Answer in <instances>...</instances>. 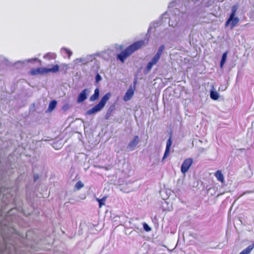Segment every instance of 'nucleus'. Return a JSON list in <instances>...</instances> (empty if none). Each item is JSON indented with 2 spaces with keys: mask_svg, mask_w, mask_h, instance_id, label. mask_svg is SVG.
I'll list each match as a JSON object with an SVG mask.
<instances>
[{
  "mask_svg": "<svg viewBox=\"0 0 254 254\" xmlns=\"http://www.w3.org/2000/svg\"><path fill=\"white\" fill-rule=\"evenodd\" d=\"M238 9V6L236 5H234L232 7L231 9V13L230 15V16L229 18L227 20L226 23H225V26L227 27L228 26V25L230 24L231 22V20L232 19V18L235 16L237 10Z\"/></svg>",
  "mask_w": 254,
  "mask_h": 254,
  "instance_id": "obj_9",
  "label": "nucleus"
},
{
  "mask_svg": "<svg viewBox=\"0 0 254 254\" xmlns=\"http://www.w3.org/2000/svg\"><path fill=\"white\" fill-rule=\"evenodd\" d=\"M64 50L65 51V53L69 58L72 55V52L70 50L66 48H64Z\"/></svg>",
  "mask_w": 254,
  "mask_h": 254,
  "instance_id": "obj_21",
  "label": "nucleus"
},
{
  "mask_svg": "<svg viewBox=\"0 0 254 254\" xmlns=\"http://www.w3.org/2000/svg\"><path fill=\"white\" fill-rule=\"evenodd\" d=\"M139 142V137L135 136L133 139L128 143L127 148L129 150H133Z\"/></svg>",
  "mask_w": 254,
  "mask_h": 254,
  "instance_id": "obj_8",
  "label": "nucleus"
},
{
  "mask_svg": "<svg viewBox=\"0 0 254 254\" xmlns=\"http://www.w3.org/2000/svg\"><path fill=\"white\" fill-rule=\"evenodd\" d=\"M254 248V243L243 250L239 254H250Z\"/></svg>",
  "mask_w": 254,
  "mask_h": 254,
  "instance_id": "obj_13",
  "label": "nucleus"
},
{
  "mask_svg": "<svg viewBox=\"0 0 254 254\" xmlns=\"http://www.w3.org/2000/svg\"><path fill=\"white\" fill-rule=\"evenodd\" d=\"M147 44L143 40L136 41L128 46L125 50L117 55V59L122 63H124L125 60L136 51L141 49Z\"/></svg>",
  "mask_w": 254,
  "mask_h": 254,
  "instance_id": "obj_1",
  "label": "nucleus"
},
{
  "mask_svg": "<svg viewBox=\"0 0 254 254\" xmlns=\"http://www.w3.org/2000/svg\"><path fill=\"white\" fill-rule=\"evenodd\" d=\"M111 96V93L110 92L106 93L103 97H102L99 102L97 105L87 111V113L91 115L101 111L104 108L107 101L109 100Z\"/></svg>",
  "mask_w": 254,
  "mask_h": 254,
  "instance_id": "obj_2",
  "label": "nucleus"
},
{
  "mask_svg": "<svg viewBox=\"0 0 254 254\" xmlns=\"http://www.w3.org/2000/svg\"><path fill=\"white\" fill-rule=\"evenodd\" d=\"M171 145H172V139H171V137H170V138L168 139L167 142L165 151L164 156L162 158L163 160H164L168 156Z\"/></svg>",
  "mask_w": 254,
  "mask_h": 254,
  "instance_id": "obj_10",
  "label": "nucleus"
},
{
  "mask_svg": "<svg viewBox=\"0 0 254 254\" xmlns=\"http://www.w3.org/2000/svg\"><path fill=\"white\" fill-rule=\"evenodd\" d=\"M227 57V52L224 53L222 55V58L220 61V67L222 68L224 64H225Z\"/></svg>",
  "mask_w": 254,
  "mask_h": 254,
  "instance_id": "obj_17",
  "label": "nucleus"
},
{
  "mask_svg": "<svg viewBox=\"0 0 254 254\" xmlns=\"http://www.w3.org/2000/svg\"><path fill=\"white\" fill-rule=\"evenodd\" d=\"M144 229L147 232L151 231V228L146 224L144 223L143 225Z\"/></svg>",
  "mask_w": 254,
  "mask_h": 254,
  "instance_id": "obj_22",
  "label": "nucleus"
},
{
  "mask_svg": "<svg viewBox=\"0 0 254 254\" xmlns=\"http://www.w3.org/2000/svg\"><path fill=\"white\" fill-rule=\"evenodd\" d=\"M101 80V76L99 74H97L96 75V82H98L99 81H100Z\"/></svg>",
  "mask_w": 254,
  "mask_h": 254,
  "instance_id": "obj_23",
  "label": "nucleus"
},
{
  "mask_svg": "<svg viewBox=\"0 0 254 254\" xmlns=\"http://www.w3.org/2000/svg\"><path fill=\"white\" fill-rule=\"evenodd\" d=\"M84 187V184L81 181H78L75 185V188L77 190H79Z\"/></svg>",
  "mask_w": 254,
  "mask_h": 254,
  "instance_id": "obj_19",
  "label": "nucleus"
},
{
  "mask_svg": "<svg viewBox=\"0 0 254 254\" xmlns=\"http://www.w3.org/2000/svg\"><path fill=\"white\" fill-rule=\"evenodd\" d=\"M39 178V176L37 174H35L34 175V181H36Z\"/></svg>",
  "mask_w": 254,
  "mask_h": 254,
  "instance_id": "obj_24",
  "label": "nucleus"
},
{
  "mask_svg": "<svg viewBox=\"0 0 254 254\" xmlns=\"http://www.w3.org/2000/svg\"><path fill=\"white\" fill-rule=\"evenodd\" d=\"M106 197H103L102 199H98L97 198V201L99 202V208H101L102 205H104V201H105Z\"/></svg>",
  "mask_w": 254,
  "mask_h": 254,
  "instance_id": "obj_20",
  "label": "nucleus"
},
{
  "mask_svg": "<svg viewBox=\"0 0 254 254\" xmlns=\"http://www.w3.org/2000/svg\"><path fill=\"white\" fill-rule=\"evenodd\" d=\"M89 93V91L87 89L83 90L79 94L77 101L78 103H81L85 100L87 98V95Z\"/></svg>",
  "mask_w": 254,
  "mask_h": 254,
  "instance_id": "obj_6",
  "label": "nucleus"
},
{
  "mask_svg": "<svg viewBox=\"0 0 254 254\" xmlns=\"http://www.w3.org/2000/svg\"><path fill=\"white\" fill-rule=\"evenodd\" d=\"M59 71V66L58 64L54 65L52 68H48L45 67H38L33 68L30 71V74L32 75L38 74H43L49 72L56 73Z\"/></svg>",
  "mask_w": 254,
  "mask_h": 254,
  "instance_id": "obj_3",
  "label": "nucleus"
},
{
  "mask_svg": "<svg viewBox=\"0 0 254 254\" xmlns=\"http://www.w3.org/2000/svg\"><path fill=\"white\" fill-rule=\"evenodd\" d=\"M134 92V88L130 87L123 97L124 100L126 102L130 100L132 97Z\"/></svg>",
  "mask_w": 254,
  "mask_h": 254,
  "instance_id": "obj_7",
  "label": "nucleus"
},
{
  "mask_svg": "<svg viewBox=\"0 0 254 254\" xmlns=\"http://www.w3.org/2000/svg\"><path fill=\"white\" fill-rule=\"evenodd\" d=\"M56 57L57 56L55 53L49 52L44 55V58L47 60H51L55 59Z\"/></svg>",
  "mask_w": 254,
  "mask_h": 254,
  "instance_id": "obj_14",
  "label": "nucleus"
},
{
  "mask_svg": "<svg viewBox=\"0 0 254 254\" xmlns=\"http://www.w3.org/2000/svg\"><path fill=\"white\" fill-rule=\"evenodd\" d=\"M193 163V159L191 158L186 159L183 162L181 171L183 174H185L190 169V167Z\"/></svg>",
  "mask_w": 254,
  "mask_h": 254,
  "instance_id": "obj_5",
  "label": "nucleus"
},
{
  "mask_svg": "<svg viewBox=\"0 0 254 254\" xmlns=\"http://www.w3.org/2000/svg\"><path fill=\"white\" fill-rule=\"evenodd\" d=\"M215 176L218 181L222 183H223L224 182V177L220 170H217L215 173Z\"/></svg>",
  "mask_w": 254,
  "mask_h": 254,
  "instance_id": "obj_11",
  "label": "nucleus"
},
{
  "mask_svg": "<svg viewBox=\"0 0 254 254\" xmlns=\"http://www.w3.org/2000/svg\"><path fill=\"white\" fill-rule=\"evenodd\" d=\"M239 22V18L238 17L234 16L231 20L230 24L231 28H233Z\"/></svg>",
  "mask_w": 254,
  "mask_h": 254,
  "instance_id": "obj_16",
  "label": "nucleus"
},
{
  "mask_svg": "<svg viewBox=\"0 0 254 254\" xmlns=\"http://www.w3.org/2000/svg\"><path fill=\"white\" fill-rule=\"evenodd\" d=\"M57 104V102L56 100H53L50 102L48 111L50 112L53 111L56 108Z\"/></svg>",
  "mask_w": 254,
  "mask_h": 254,
  "instance_id": "obj_15",
  "label": "nucleus"
},
{
  "mask_svg": "<svg viewBox=\"0 0 254 254\" xmlns=\"http://www.w3.org/2000/svg\"><path fill=\"white\" fill-rule=\"evenodd\" d=\"M210 95L211 98L214 100H217L219 98V95L216 91H211Z\"/></svg>",
  "mask_w": 254,
  "mask_h": 254,
  "instance_id": "obj_18",
  "label": "nucleus"
},
{
  "mask_svg": "<svg viewBox=\"0 0 254 254\" xmlns=\"http://www.w3.org/2000/svg\"><path fill=\"white\" fill-rule=\"evenodd\" d=\"M165 47L163 45H161L157 52L155 55L154 56V57L152 58V59L147 64L146 67V70L147 72L149 71L152 66L156 64L159 61L162 53L163 52V50H164Z\"/></svg>",
  "mask_w": 254,
  "mask_h": 254,
  "instance_id": "obj_4",
  "label": "nucleus"
},
{
  "mask_svg": "<svg viewBox=\"0 0 254 254\" xmlns=\"http://www.w3.org/2000/svg\"><path fill=\"white\" fill-rule=\"evenodd\" d=\"M100 91L98 88H97L94 90V94L90 97V101H94L97 100L99 97Z\"/></svg>",
  "mask_w": 254,
  "mask_h": 254,
  "instance_id": "obj_12",
  "label": "nucleus"
}]
</instances>
